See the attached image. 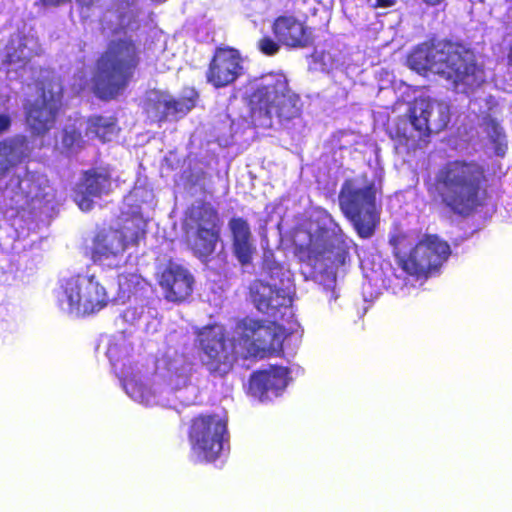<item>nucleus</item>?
<instances>
[{
	"label": "nucleus",
	"instance_id": "obj_5",
	"mask_svg": "<svg viewBox=\"0 0 512 512\" xmlns=\"http://www.w3.org/2000/svg\"><path fill=\"white\" fill-rule=\"evenodd\" d=\"M295 244L296 253L303 261L324 270H335L349 261V239L338 224L332 228L317 225L300 229Z\"/></svg>",
	"mask_w": 512,
	"mask_h": 512
},
{
	"label": "nucleus",
	"instance_id": "obj_1",
	"mask_svg": "<svg viewBox=\"0 0 512 512\" xmlns=\"http://www.w3.org/2000/svg\"><path fill=\"white\" fill-rule=\"evenodd\" d=\"M485 168L475 160L454 159L438 167L433 177L424 180L430 204L469 217L490 198Z\"/></svg>",
	"mask_w": 512,
	"mask_h": 512
},
{
	"label": "nucleus",
	"instance_id": "obj_6",
	"mask_svg": "<svg viewBox=\"0 0 512 512\" xmlns=\"http://www.w3.org/2000/svg\"><path fill=\"white\" fill-rule=\"evenodd\" d=\"M183 240L192 254L207 261L221 240L222 220L218 209L208 201L187 208L182 222Z\"/></svg>",
	"mask_w": 512,
	"mask_h": 512
},
{
	"label": "nucleus",
	"instance_id": "obj_7",
	"mask_svg": "<svg viewBox=\"0 0 512 512\" xmlns=\"http://www.w3.org/2000/svg\"><path fill=\"white\" fill-rule=\"evenodd\" d=\"M105 286L95 274L77 273L60 281L57 303L77 317L97 314L109 304Z\"/></svg>",
	"mask_w": 512,
	"mask_h": 512
},
{
	"label": "nucleus",
	"instance_id": "obj_4",
	"mask_svg": "<svg viewBox=\"0 0 512 512\" xmlns=\"http://www.w3.org/2000/svg\"><path fill=\"white\" fill-rule=\"evenodd\" d=\"M140 63L141 50L132 38L110 40L95 63V96L102 101L118 98L133 81Z\"/></svg>",
	"mask_w": 512,
	"mask_h": 512
},
{
	"label": "nucleus",
	"instance_id": "obj_24",
	"mask_svg": "<svg viewBox=\"0 0 512 512\" xmlns=\"http://www.w3.org/2000/svg\"><path fill=\"white\" fill-rule=\"evenodd\" d=\"M249 291L252 302L257 310L262 313H269L271 310H275L279 306H288L292 303V298L286 297V295L283 294L279 296L282 297L283 301L281 303L276 302V289L262 280L253 281L250 285Z\"/></svg>",
	"mask_w": 512,
	"mask_h": 512
},
{
	"label": "nucleus",
	"instance_id": "obj_18",
	"mask_svg": "<svg viewBox=\"0 0 512 512\" xmlns=\"http://www.w3.org/2000/svg\"><path fill=\"white\" fill-rule=\"evenodd\" d=\"M158 284L168 302L182 303L192 295L195 279L186 267L168 261L158 277Z\"/></svg>",
	"mask_w": 512,
	"mask_h": 512
},
{
	"label": "nucleus",
	"instance_id": "obj_38",
	"mask_svg": "<svg viewBox=\"0 0 512 512\" xmlns=\"http://www.w3.org/2000/svg\"><path fill=\"white\" fill-rule=\"evenodd\" d=\"M21 182H22V179L18 176V177H17V186H18V187H20Z\"/></svg>",
	"mask_w": 512,
	"mask_h": 512
},
{
	"label": "nucleus",
	"instance_id": "obj_28",
	"mask_svg": "<svg viewBox=\"0 0 512 512\" xmlns=\"http://www.w3.org/2000/svg\"><path fill=\"white\" fill-rule=\"evenodd\" d=\"M485 131L494 146L495 154L504 156L507 149V139L503 127L497 120L490 118L485 122Z\"/></svg>",
	"mask_w": 512,
	"mask_h": 512
},
{
	"label": "nucleus",
	"instance_id": "obj_11",
	"mask_svg": "<svg viewBox=\"0 0 512 512\" xmlns=\"http://www.w3.org/2000/svg\"><path fill=\"white\" fill-rule=\"evenodd\" d=\"M187 436L191 451L200 460L214 462L229 440L227 420L218 414H198L190 420Z\"/></svg>",
	"mask_w": 512,
	"mask_h": 512
},
{
	"label": "nucleus",
	"instance_id": "obj_2",
	"mask_svg": "<svg viewBox=\"0 0 512 512\" xmlns=\"http://www.w3.org/2000/svg\"><path fill=\"white\" fill-rule=\"evenodd\" d=\"M412 69L433 71L453 85L472 86L480 71L474 51L460 41L430 38L417 45L408 56Z\"/></svg>",
	"mask_w": 512,
	"mask_h": 512
},
{
	"label": "nucleus",
	"instance_id": "obj_12",
	"mask_svg": "<svg viewBox=\"0 0 512 512\" xmlns=\"http://www.w3.org/2000/svg\"><path fill=\"white\" fill-rule=\"evenodd\" d=\"M236 331L249 356L264 358L283 349L285 331L275 321L247 316L237 322Z\"/></svg>",
	"mask_w": 512,
	"mask_h": 512
},
{
	"label": "nucleus",
	"instance_id": "obj_37",
	"mask_svg": "<svg viewBox=\"0 0 512 512\" xmlns=\"http://www.w3.org/2000/svg\"><path fill=\"white\" fill-rule=\"evenodd\" d=\"M507 63L510 67H512V42H511V45L509 47L508 54H507Z\"/></svg>",
	"mask_w": 512,
	"mask_h": 512
},
{
	"label": "nucleus",
	"instance_id": "obj_33",
	"mask_svg": "<svg viewBox=\"0 0 512 512\" xmlns=\"http://www.w3.org/2000/svg\"><path fill=\"white\" fill-rule=\"evenodd\" d=\"M71 0H37L36 4L43 7H58Z\"/></svg>",
	"mask_w": 512,
	"mask_h": 512
},
{
	"label": "nucleus",
	"instance_id": "obj_39",
	"mask_svg": "<svg viewBox=\"0 0 512 512\" xmlns=\"http://www.w3.org/2000/svg\"><path fill=\"white\" fill-rule=\"evenodd\" d=\"M506 2H508V3H511V4H512V0H506Z\"/></svg>",
	"mask_w": 512,
	"mask_h": 512
},
{
	"label": "nucleus",
	"instance_id": "obj_8",
	"mask_svg": "<svg viewBox=\"0 0 512 512\" xmlns=\"http://www.w3.org/2000/svg\"><path fill=\"white\" fill-rule=\"evenodd\" d=\"M338 201L342 213L353 224L358 236L370 238L379 222L374 183L355 187L352 180L347 179L341 186Z\"/></svg>",
	"mask_w": 512,
	"mask_h": 512
},
{
	"label": "nucleus",
	"instance_id": "obj_32",
	"mask_svg": "<svg viewBox=\"0 0 512 512\" xmlns=\"http://www.w3.org/2000/svg\"><path fill=\"white\" fill-rule=\"evenodd\" d=\"M12 126V118L8 112L0 113V135L8 132Z\"/></svg>",
	"mask_w": 512,
	"mask_h": 512
},
{
	"label": "nucleus",
	"instance_id": "obj_14",
	"mask_svg": "<svg viewBox=\"0 0 512 512\" xmlns=\"http://www.w3.org/2000/svg\"><path fill=\"white\" fill-rule=\"evenodd\" d=\"M409 122L419 138L444 131L451 119L448 104L425 98L415 99L408 110Z\"/></svg>",
	"mask_w": 512,
	"mask_h": 512
},
{
	"label": "nucleus",
	"instance_id": "obj_35",
	"mask_svg": "<svg viewBox=\"0 0 512 512\" xmlns=\"http://www.w3.org/2000/svg\"><path fill=\"white\" fill-rule=\"evenodd\" d=\"M24 59H25V57H23V56L15 55L14 53H8L6 61H7V63L12 64V63L23 61Z\"/></svg>",
	"mask_w": 512,
	"mask_h": 512
},
{
	"label": "nucleus",
	"instance_id": "obj_15",
	"mask_svg": "<svg viewBox=\"0 0 512 512\" xmlns=\"http://www.w3.org/2000/svg\"><path fill=\"white\" fill-rule=\"evenodd\" d=\"M244 74L243 58L238 49L217 46L209 60L205 73L208 84L216 89L234 84Z\"/></svg>",
	"mask_w": 512,
	"mask_h": 512
},
{
	"label": "nucleus",
	"instance_id": "obj_20",
	"mask_svg": "<svg viewBox=\"0 0 512 512\" xmlns=\"http://www.w3.org/2000/svg\"><path fill=\"white\" fill-rule=\"evenodd\" d=\"M288 375V368L280 366L254 371L249 377L248 394L260 401L278 396L288 384Z\"/></svg>",
	"mask_w": 512,
	"mask_h": 512
},
{
	"label": "nucleus",
	"instance_id": "obj_17",
	"mask_svg": "<svg viewBox=\"0 0 512 512\" xmlns=\"http://www.w3.org/2000/svg\"><path fill=\"white\" fill-rule=\"evenodd\" d=\"M112 190V175L108 167H92L82 172L74 188L73 200L80 210L88 212L94 207V198L108 195Z\"/></svg>",
	"mask_w": 512,
	"mask_h": 512
},
{
	"label": "nucleus",
	"instance_id": "obj_36",
	"mask_svg": "<svg viewBox=\"0 0 512 512\" xmlns=\"http://www.w3.org/2000/svg\"><path fill=\"white\" fill-rule=\"evenodd\" d=\"M429 7H435L442 4L445 0H419Z\"/></svg>",
	"mask_w": 512,
	"mask_h": 512
},
{
	"label": "nucleus",
	"instance_id": "obj_16",
	"mask_svg": "<svg viewBox=\"0 0 512 512\" xmlns=\"http://www.w3.org/2000/svg\"><path fill=\"white\" fill-rule=\"evenodd\" d=\"M196 105L194 97L175 98L168 92L152 89L143 101L144 112L158 123L169 119H179L187 115Z\"/></svg>",
	"mask_w": 512,
	"mask_h": 512
},
{
	"label": "nucleus",
	"instance_id": "obj_3",
	"mask_svg": "<svg viewBox=\"0 0 512 512\" xmlns=\"http://www.w3.org/2000/svg\"><path fill=\"white\" fill-rule=\"evenodd\" d=\"M246 96L249 118L254 128L272 126L273 116L289 121L301 113L302 103L283 72H269L253 79Z\"/></svg>",
	"mask_w": 512,
	"mask_h": 512
},
{
	"label": "nucleus",
	"instance_id": "obj_31",
	"mask_svg": "<svg viewBox=\"0 0 512 512\" xmlns=\"http://www.w3.org/2000/svg\"><path fill=\"white\" fill-rule=\"evenodd\" d=\"M281 45L282 43H280L276 38L273 39L269 35H265L257 41L258 50L263 55L270 57L276 55L280 51Z\"/></svg>",
	"mask_w": 512,
	"mask_h": 512
},
{
	"label": "nucleus",
	"instance_id": "obj_25",
	"mask_svg": "<svg viewBox=\"0 0 512 512\" xmlns=\"http://www.w3.org/2000/svg\"><path fill=\"white\" fill-rule=\"evenodd\" d=\"M263 269L270 279V285L277 291V297L286 295L290 297V288L293 282V274L283 264L275 260H266Z\"/></svg>",
	"mask_w": 512,
	"mask_h": 512
},
{
	"label": "nucleus",
	"instance_id": "obj_23",
	"mask_svg": "<svg viewBox=\"0 0 512 512\" xmlns=\"http://www.w3.org/2000/svg\"><path fill=\"white\" fill-rule=\"evenodd\" d=\"M29 157V145L25 136H14L0 141V180L5 178L12 168L17 167Z\"/></svg>",
	"mask_w": 512,
	"mask_h": 512
},
{
	"label": "nucleus",
	"instance_id": "obj_22",
	"mask_svg": "<svg viewBox=\"0 0 512 512\" xmlns=\"http://www.w3.org/2000/svg\"><path fill=\"white\" fill-rule=\"evenodd\" d=\"M232 254L242 267L253 263L257 254L249 222L239 216L231 217L228 221Z\"/></svg>",
	"mask_w": 512,
	"mask_h": 512
},
{
	"label": "nucleus",
	"instance_id": "obj_26",
	"mask_svg": "<svg viewBox=\"0 0 512 512\" xmlns=\"http://www.w3.org/2000/svg\"><path fill=\"white\" fill-rule=\"evenodd\" d=\"M119 131L116 116L93 115L87 119V132L92 133L102 143L110 142Z\"/></svg>",
	"mask_w": 512,
	"mask_h": 512
},
{
	"label": "nucleus",
	"instance_id": "obj_13",
	"mask_svg": "<svg viewBox=\"0 0 512 512\" xmlns=\"http://www.w3.org/2000/svg\"><path fill=\"white\" fill-rule=\"evenodd\" d=\"M199 348L203 353L202 363L212 375L225 376L232 368L233 357L224 327L209 325L197 334Z\"/></svg>",
	"mask_w": 512,
	"mask_h": 512
},
{
	"label": "nucleus",
	"instance_id": "obj_27",
	"mask_svg": "<svg viewBox=\"0 0 512 512\" xmlns=\"http://www.w3.org/2000/svg\"><path fill=\"white\" fill-rule=\"evenodd\" d=\"M112 10L117 23L115 33L125 32L137 22L139 9L135 0H118L113 4Z\"/></svg>",
	"mask_w": 512,
	"mask_h": 512
},
{
	"label": "nucleus",
	"instance_id": "obj_19",
	"mask_svg": "<svg viewBox=\"0 0 512 512\" xmlns=\"http://www.w3.org/2000/svg\"><path fill=\"white\" fill-rule=\"evenodd\" d=\"M274 37L290 48H307L314 44L311 29L293 14L277 16L271 25Z\"/></svg>",
	"mask_w": 512,
	"mask_h": 512
},
{
	"label": "nucleus",
	"instance_id": "obj_21",
	"mask_svg": "<svg viewBox=\"0 0 512 512\" xmlns=\"http://www.w3.org/2000/svg\"><path fill=\"white\" fill-rule=\"evenodd\" d=\"M128 227L123 226L122 229H100L95 233L91 247V259L93 262H103L111 258H116L121 255L127 248V238L129 235L126 233ZM130 238L135 240L138 238V233H135Z\"/></svg>",
	"mask_w": 512,
	"mask_h": 512
},
{
	"label": "nucleus",
	"instance_id": "obj_30",
	"mask_svg": "<svg viewBox=\"0 0 512 512\" xmlns=\"http://www.w3.org/2000/svg\"><path fill=\"white\" fill-rule=\"evenodd\" d=\"M408 234L404 231H396L389 237V244L393 249V256L396 260V264L399 266V258L401 256H407V253L403 252V248L408 244Z\"/></svg>",
	"mask_w": 512,
	"mask_h": 512
},
{
	"label": "nucleus",
	"instance_id": "obj_10",
	"mask_svg": "<svg viewBox=\"0 0 512 512\" xmlns=\"http://www.w3.org/2000/svg\"><path fill=\"white\" fill-rule=\"evenodd\" d=\"M451 248L437 234H424L407 253L399 258V268L417 280L436 275L449 259Z\"/></svg>",
	"mask_w": 512,
	"mask_h": 512
},
{
	"label": "nucleus",
	"instance_id": "obj_9",
	"mask_svg": "<svg viewBox=\"0 0 512 512\" xmlns=\"http://www.w3.org/2000/svg\"><path fill=\"white\" fill-rule=\"evenodd\" d=\"M63 88L54 80L41 83L39 93L23 102L24 120L34 137L45 136L54 128L62 107Z\"/></svg>",
	"mask_w": 512,
	"mask_h": 512
},
{
	"label": "nucleus",
	"instance_id": "obj_29",
	"mask_svg": "<svg viewBox=\"0 0 512 512\" xmlns=\"http://www.w3.org/2000/svg\"><path fill=\"white\" fill-rule=\"evenodd\" d=\"M85 141L80 130L66 128L63 130L62 145L69 151L83 148Z\"/></svg>",
	"mask_w": 512,
	"mask_h": 512
},
{
	"label": "nucleus",
	"instance_id": "obj_34",
	"mask_svg": "<svg viewBox=\"0 0 512 512\" xmlns=\"http://www.w3.org/2000/svg\"><path fill=\"white\" fill-rule=\"evenodd\" d=\"M396 4V0H376L373 8H389Z\"/></svg>",
	"mask_w": 512,
	"mask_h": 512
}]
</instances>
